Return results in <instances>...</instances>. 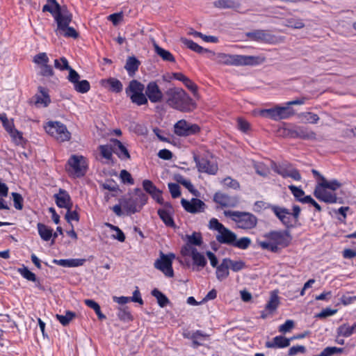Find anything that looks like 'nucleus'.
I'll use <instances>...</instances> for the list:
<instances>
[{
    "label": "nucleus",
    "instance_id": "20e7f679",
    "mask_svg": "<svg viewBox=\"0 0 356 356\" xmlns=\"http://www.w3.org/2000/svg\"><path fill=\"white\" fill-rule=\"evenodd\" d=\"M264 241L257 239V244L263 250L273 253L279 252L291 243L292 236L289 230H271L263 235Z\"/></svg>",
    "mask_w": 356,
    "mask_h": 356
},
{
    "label": "nucleus",
    "instance_id": "72a5a7b5",
    "mask_svg": "<svg viewBox=\"0 0 356 356\" xmlns=\"http://www.w3.org/2000/svg\"><path fill=\"white\" fill-rule=\"evenodd\" d=\"M38 234L40 238L44 241H48L53 236V229L43 223L38 222L37 225Z\"/></svg>",
    "mask_w": 356,
    "mask_h": 356
},
{
    "label": "nucleus",
    "instance_id": "79ce46f5",
    "mask_svg": "<svg viewBox=\"0 0 356 356\" xmlns=\"http://www.w3.org/2000/svg\"><path fill=\"white\" fill-rule=\"evenodd\" d=\"M98 149L101 156L106 160H111L113 158V153L114 150V145L112 147L108 145H100L98 147Z\"/></svg>",
    "mask_w": 356,
    "mask_h": 356
},
{
    "label": "nucleus",
    "instance_id": "393cba45",
    "mask_svg": "<svg viewBox=\"0 0 356 356\" xmlns=\"http://www.w3.org/2000/svg\"><path fill=\"white\" fill-rule=\"evenodd\" d=\"M111 142L114 145L113 153L115 154L121 161H127L131 159L128 149L123 143L116 138L111 139Z\"/></svg>",
    "mask_w": 356,
    "mask_h": 356
},
{
    "label": "nucleus",
    "instance_id": "37998d69",
    "mask_svg": "<svg viewBox=\"0 0 356 356\" xmlns=\"http://www.w3.org/2000/svg\"><path fill=\"white\" fill-rule=\"evenodd\" d=\"M134 195L136 197L134 198L135 199L138 204L140 206V207L142 209L143 206L145 205L147 202V195L145 193H144L140 188H138L134 189Z\"/></svg>",
    "mask_w": 356,
    "mask_h": 356
},
{
    "label": "nucleus",
    "instance_id": "bf43d9fd",
    "mask_svg": "<svg viewBox=\"0 0 356 356\" xmlns=\"http://www.w3.org/2000/svg\"><path fill=\"white\" fill-rule=\"evenodd\" d=\"M261 116L277 120L275 106L271 108L262 109L259 111Z\"/></svg>",
    "mask_w": 356,
    "mask_h": 356
},
{
    "label": "nucleus",
    "instance_id": "f257e3e1",
    "mask_svg": "<svg viewBox=\"0 0 356 356\" xmlns=\"http://www.w3.org/2000/svg\"><path fill=\"white\" fill-rule=\"evenodd\" d=\"M125 92L131 102L138 106L147 105L148 100L152 104L161 103L165 97V93L155 81H149L145 87L139 81L133 79L125 88Z\"/></svg>",
    "mask_w": 356,
    "mask_h": 356
},
{
    "label": "nucleus",
    "instance_id": "a211bd4d",
    "mask_svg": "<svg viewBox=\"0 0 356 356\" xmlns=\"http://www.w3.org/2000/svg\"><path fill=\"white\" fill-rule=\"evenodd\" d=\"M284 133L286 136L291 138L307 140L314 138L316 136V134L314 131H309L307 128L301 126L286 129Z\"/></svg>",
    "mask_w": 356,
    "mask_h": 356
},
{
    "label": "nucleus",
    "instance_id": "c756f323",
    "mask_svg": "<svg viewBox=\"0 0 356 356\" xmlns=\"http://www.w3.org/2000/svg\"><path fill=\"white\" fill-rule=\"evenodd\" d=\"M140 65V62L135 56H129L127 59L124 69L129 76H133L138 70Z\"/></svg>",
    "mask_w": 356,
    "mask_h": 356
},
{
    "label": "nucleus",
    "instance_id": "0e129e2a",
    "mask_svg": "<svg viewBox=\"0 0 356 356\" xmlns=\"http://www.w3.org/2000/svg\"><path fill=\"white\" fill-rule=\"evenodd\" d=\"M306 353V348L302 345L293 346L289 349L288 355L294 356L298 353L304 354Z\"/></svg>",
    "mask_w": 356,
    "mask_h": 356
},
{
    "label": "nucleus",
    "instance_id": "c03bdc74",
    "mask_svg": "<svg viewBox=\"0 0 356 356\" xmlns=\"http://www.w3.org/2000/svg\"><path fill=\"white\" fill-rule=\"evenodd\" d=\"M74 89L79 93H86L90 89V84L87 80L79 81L76 84L73 85Z\"/></svg>",
    "mask_w": 356,
    "mask_h": 356
},
{
    "label": "nucleus",
    "instance_id": "dca6fc26",
    "mask_svg": "<svg viewBox=\"0 0 356 356\" xmlns=\"http://www.w3.org/2000/svg\"><path fill=\"white\" fill-rule=\"evenodd\" d=\"M181 204L186 212L193 214L204 212L207 209L206 204L200 199L196 197H193L191 200L182 198L181 200Z\"/></svg>",
    "mask_w": 356,
    "mask_h": 356
},
{
    "label": "nucleus",
    "instance_id": "58836bf2",
    "mask_svg": "<svg viewBox=\"0 0 356 356\" xmlns=\"http://www.w3.org/2000/svg\"><path fill=\"white\" fill-rule=\"evenodd\" d=\"M152 295L157 300V302L161 307H165L169 303V299L167 296L157 289H154Z\"/></svg>",
    "mask_w": 356,
    "mask_h": 356
},
{
    "label": "nucleus",
    "instance_id": "2eb2a0df",
    "mask_svg": "<svg viewBox=\"0 0 356 356\" xmlns=\"http://www.w3.org/2000/svg\"><path fill=\"white\" fill-rule=\"evenodd\" d=\"M273 169L274 172L282 176L283 178L290 177L295 181H300L302 179V176L299 170L294 168L290 163L278 165H275Z\"/></svg>",
    "mask_w": 356,
    "mask_h": 356
},
{
    "label": "nucleus",
    "instance_id": "6e6552de",
    "mask_svg": "<svg viewBox=\"0 0 356 356\" xmlns=\"http://www.w3.org/2000/svg\"><path fill=\"white\" fill-rule=\"evenodd\" d=\"M88 165L85 156L72 154L69 158L65 169L67 173L74 177H82L87 172Z\"/></svg>",
    "mask_w": 356,
    "mask_h": 356
},
{
    "label": "nucleus",
    "instance_id": "ea45409f",
    "mask_svg": "<svg viewBox=\"0 0 356 356\" xmlns=\"http://www.w3.org/2000/svg\"><path fill=\"white\" fill-rule=\"evenodd\" d=\"M118 318L124 323H128L134 320L128 307H119L117 313Z\"/></svg>",
    "mask_w": 356,
    "mask_h": 356
},
{
    "label": "nucleus",
    "instance_id": "e433bc0d",
    "mask_svg": "<svg viewBox=\"0 0 356 356\" xmlns=\"http://www.w3.org/2000/svg\"><path fill=\"white\" fill-rule=\"evenodd\" d=\"M56 35H61L65 38H72L76 39L79 37V33L76 29L69 25L63 27L58 30H55Z\"/></svg>",
    "mask_w": 356,
    "mask_h": 356
},
{
    "label": "nucleus",
    "instance_id": "de8ad7c7",
    "mask_svg": "<svg viewBox=\"0 0 356 356\" xmlns=\"http://www.w3.org/2000/svg\"><path fill=\"white\" fill-rule=\"evenodd\" d=\"M251 244V240L250 238L244 236L237 240L236 238L234 243H233L234 247L241 250L248 249Z\"/></svg>",
    "mask_w": 356,
    "mask_h": 356
},
{
    "label": "nucleus",
    "instance_id": "6ab92c4d",
    "mask_svg": "<svg viewBox=\"0 0 356 356\" xmlns=\"http://www.w3.org/2000/svg\"><path fill=\"white\" fill-rule=\"evenodd\" d=\"M213 200L218 204V207H235L238 204V199L236 196H230L226 193L218 191L214 193Z\"/></svg>",
    "mask_w": 356,
    "mask_h": 356
},
{
    "label": "nucleus",
    "instance_id": "39448f33",
    "mask_svg": "<svg viewBox=\"0 0 356 356\" xmlns=\"http://www.w3.org/2000/svg\"><path fill=\"white\" fill-rule=\"evenodd\" d=\"M43 12H49L54 17L58 30L67 25H70L72 20V15L66 6H61L58 1H48L42 8Z\"/></svg>",
    "mask_w": 356,
    "mask_h": 356
},
{
    "label": "nucleus",
    "instance_id": "2f4dec72",
    "mask_svg": "<svg viewBox=\"0 0 356 356\" xmlns=\"http://www.w3.org/2000/svg\"><path fill=\"white\" fill-rule=\"evenodd\" d=\"M275 110L277 120L288 119L295 114L294 110L287 105L286 106H276Z\"/></svg>",
    "mask_w": 356,
    "mask_h": 356
},
{
    "label": "nucleus",
    "instance_id": "9d476101",
    "mask_svg": "<svg viewBox=\"0 0 356 356\" xmlns=\"http://www.w3.org/2000/svg\"><path fill=\"white\" fill-rule=\"evenodd\" d=\"M175 256L172 253L168 254L161 252L159 258H158L154 263V266L156 269L162 272L167 277H174V270L172 268V261Z\"/></svg>",
    "mask_w": 356,
    "mask_h": 356
},
{
    "label": "nucleus",
    "instance_id": "5701e85b",
    "mask_svg": "<svg viewBox=\"0 0 356 356\" xmlns=\"http://www.w3.org/2000/svg\"><path fill=\"white\" fill-rule=\"evenodd\" d=\"M56 205L59 208H64L67 210H71L72 202L68 192L64 189L60 188L57 194L54 195Z\"/></svg>",
    "mask_w": 356,
    "mask_h": 356
},
{
    "label": "nucleus",
    "instance_id": "cd10ccee",
    "mask_svg": "<svg viewBox=\"0 0 356 356\" xmlns=\"http://www.w3.org/2000/svg\"><path fill=\"white\" fill-rule=\"evenodd\" d=\"M290 341L291 339L279 335L275 337L272 341H266L265 346L268 348H284L290 345Z\"/></svg>",
    "mask_w": 356,
    "mask_h": 356
},
{
    "label": "nucleus",
    "instance_id": "412c9836",
    "mask_svg": "<svg viewBox=\"0 0 356 356\" xmlns=\"http://www.w3.org/2000/svg\"><path fill=\"white\" fill-rule=\"evenodd\" d=\"M270 209L286 228L289 229L294 227L291 219V213L289 212V209L277 205H271Z\"/></svg>",
    "mask_w": 356,
    "mask_h": 356
},
{
    "label": "nucleus",
    "instance_id": "49530a36",
    "mask_svg": "<svg viewBox=\"0 0 356 356\" xmlns=\"http://www.w3.org/2000/svg\"><path fill=\"white\" fill-rule=\"evenodd\" d=\"M105 225L108 227L110 229L115 231L116 234L112 235V237L115 239H117L120 242H124L125 241V235L124 232L117 226L113 225L109 222H106Z\"/></svg>",
    "mask_w": 356,
    "mask_h": 356
},
{
    "label": "nucleus",
    "instance_id": "a18cd8bd",
    "mask_svg": "<svg viewBox=\"0 0 356 356\" xmlns=\"http://www.w3.org/2000/svg\"><path fill=\"white\" fill-rule=\"evenodd\" d=\"M188 243L186 245L200 246L202 243V237L200 233L193 232L191 235L187 236Z\"/></svg>",
    "mask_w": 356,
    "mask_h": 356
},
{
    "label": "nucleus",
    "instance_id": "13d9d810",
    "mask_svg": "<svg viewBox=\"0 0 356 356\" xmlns=\"http://www.w3.org/2000/svg\"><path fill=\"white\" fill-rule=\"evenodd\" d=\"M222 184L227 187L234 190H238L240 188L239 182L234 179H232L231 177H227L222 179Z\"/></svg>",
    "mask_w": 356,
    "mask_h": 356
},
{
    "label": "nucleus",
    "instance_id": "7c9ffc66",
    "mask_svg": "<svg viewBox=\"0 0 356 356\" xmlns=\"http://www.w3.org/2000/svg\"><path fill=\"white\" fill-rule=\"evenodd\" d=\"M216 268V276L218 280L222 281L229 277V268L227 264L226 259L224 258Z\"/></svg>",
    "mask_w": 356,
    "mask_h": 356
},
{
    "label": "nucleus",
    "instance_id": "423d86ee",
    "mask_svg": "<svg viewBox=\"0 0 356 356\" xmlns=\"http://www.w3.org/2000/svg\"><path fill=\"white\" fill-rule=\"evenodd\" d=\"M218 57L220 62L227 65L243 66V65H259L266 60L265 57L260 56H245V55H230L219 54Z\"/></svg>",
    "mask_w": 356,
    "mask_h": 356
},
{
    "label": "nucleus",
    "instance_id": "09e8293b",
    "mask_svg": "<svg viewBox=\"0 0 356 356\" xmlns=\"http://www.w3.org/2000/svg\"><path fill=\"white\" fill-rule=\"evenodd\" d=\"M238 1H214V6L219 8H234L238 12H241L238 10Z\"/></svg>",
    "mask_w": 356,
    "mask_h": 356
},
{
    "label": "nucleus",
    "instance_id": "4d7b16f0",
    "mask_svg": "<svg viewBox=\"0 0 356 356\" xmlns=\"http://www.w3.org/2000/svg\"><path fill=\"white\" fill-rule=\"evenodd\" d=\"M280 301L279 298L277 295H272L269 301L267 302L266 305V309L270 311V312H273L278 307Z\"/></svg>",
    "mask_w": 356,
    "mask_h": 356
},
{
    "label": "nucleus",
    "instance_id": "c9c22d12",
    "mask_svg": "<svg viewBox=\"0 0 356 356\" xmlns=\"http://www.w3.org/2000/svg\"><path fill=\"white\" fill-rule=\"evenodd\" d=\"M181 41L186 47L196 53L204 54L205 52L209 51L208 49L200 46L197 43L195 42L192 40L182 38Z\"/></svg>",
    "mask_w": 356,
    "mask_h": 356
},
{
    "label": "nucleus",
    "instance_id": "7ed1b4c3",
    "mask_svg": "<svg viewBox=\"0 0 356 356\" xmlns=\"http://www.w3.org/2000/svg\"><path fill=\"white\" fill-rule=\"evenodd\" d=\"M312 172L317 180L314 195L320 201L329 204L336 203L337 197L334 191L341 187V184L337 179L327 180L315 169H312Z\"/></svg>",
    "mask_w": 356,
    "mask_h": 356
},
{
    "label": "nucleus",
    "instance_id": "4be33fe9",
    "mask_svg": "<svg viewBox=\"0 0 356 356\" xmlns=\"http://www.w3.org/2000/svg\"><path fill=\"white\" fill-rule=\"evenodd\" d=\"M36 107H47L51 103L49 89L43 86L38 87V92L33 97Z\"/></svg>",
    "mask_w": 356,
    "mask_h": 356
},
{
    "label": "nucleus",
    "instance_id": "a878e982",
    "mask_svg": "<svg viewBox=\"0 0 356 356\" xmlns=\"http://www.w3.org/2000/svg\"><path fill=\"white\" fill-rule=\"evenodd\" d=\"M210 335L204 332L202 330H197L192 333L184 334V337L189 339L192 341V346L194 348L202 345V341H205L209 339Z\"/></svg>",
    "mask_w": 356,
    "mask_h": 356
},
{
    "label": "nucleus",
    "instance_id": "864d4df0",
    "mask_svg": "<svg viewBox=\"0 0 356 356\" xmlns=\"http://www.w3.org/2000/svg\"><path fill=\"white\" fill-rule=\"evenodd\" d=\"M17 272L26 280L31 282L36 281V275L29 270L27 267L19 268Z\"/></svg>",
    "mask_w": 356,
    "mask_h": 356
},
{
    "label": "nucleus",
    "instance_id": "f704fd0d",
    "mask_svg": "<svg viewBox=\"0 0 356 356\" xmlns=\"http://www.w3.org/2000/svg\"><path fill=\"white\" fill-rule=\"evenodd\" d=\"M355 332H356V322L353 325L344 323L340 325L337 329L338 335L343 337H348Z\"/></svg>",
    "mask_w": 356,
    "mask_h": 356
},
{
    "label": "nucleus",
    "instance_id": "ddd939ff",
    "mask_svg": "<svg viewBox=\"0 0 356 356\" xmlns=\"http://www.w3.org/2000/svg\"><path fill=\"white\" fill-rule=\"evenodd\" d=\"M181 253L183 256H190L195 266L203 268L207 266V261L202 253L199 252L196 248L189 245L182 247Z\"/></svg>",
    "mask_w": 356,
    "mask_h": 356
},
{
    "label": "nucleus",
    "instance_id": "b1692460",
    "mask_svg": "<svg viewBox=\"0 0 356 356\" xmlns=\"http://www.w3.org/2000/svg\"><path fill=\"white\" fill-rule=\"evenodd\" d=\"M143 189L149 193L151 197L155 200L159 204H163V198L162 197V192L149 179H145L143 181Z\"/></svg>",
    "mask_w": 356,
    "mask_h": 356
},
{
    "label": "nucleus",
    "instance_id": "680f3d73",
    "mask_svg": "<svg viewBox=\"0 0 356 356\" xmlns=\"http://www.w3.org/2000/svg\"><path fill=\"white\" fill-rule=\"evenodd\" d=\"M237 127L243 133H248L250 130V124L245 119L238 118L237 119Z\"/></svg>",
    "mask_w": 356,
    "mask_h": 356
},
{
    "label": "nucleus",
    "instance_id": "f03ea898",
    "mask_svg": "<svg viewBox=\"0 0 356 356\" xmlns=\"http://www.w3.org/2000/svg\"><path fill=\"white\" fill-rule=\"evenodd\" d=\"M165 103L170 107L183 113H191L197 108V103L181 88L172 87L165 92Z\"/></svg>",
    "mask_w": 356,
    "mask_h": 356
},
{
    "label": "nucleus",
    "instance_id": "338daca9",
    "mask_svg": "<svg viewBox=\"0 0 356 356\" xmlns=\"http://www.w3.org/2000/svg\"><path fill=\"white\" fill-rule=\"evenodd\" d=\"M101 186L102 188L111 192H117L119 190L118 184L113 180H108L103 183Z\"/></svg>",
    "mask_w": 356,
    "mask_h": 356
},
{
    "label": "nucleus",
    "instance_id": "bb28decb",
    "mask_svg": "<svg viewBox=\"0 0 356 356\" xmlns=\"http://www.w3.org/2000/svg\"><path fill=\"white\" fill-rule=\"evenodd\" d=\"M236 234L225 227L222 229L216 236V240L221 244L233 245Z\"/></svg>",
    "mask_w": 356,
    "mask_h": 356
},
{
    "label": "nucleus",
    "instance_id": "4468645a",
    "mask_svg": "<svg viewBox=\"0 0 356 356\" xmlns=\"http://www.w3.org/2000/svg\"><path fill=\"white\" fill-rule=\"evenodd\" d=\"M193 160L199 172L211 175L217 174L218 166L216 163L211 162L207 158H200L197 154L193 155Z\"/></svg>",
    "mask_w": 356,
    "mask_h": 356
},
{
    "label": "nucleus",
    "instance_id": "603ef678",
    "mask_svg": "<svg viewBox=\"0 0 356 356\" xmlns=\"http://www.w3.org/2000/svg\"><path fill=\"white\" fill-rule=\"evenodd\" d=\"M343 348L337 347H326L321 353L314 356H332L334 354H340L343 353Z\"/></svg>",
    "mask_w": 356,
    "mask_h": 356
},
{
    "label": "nucleus",
    "instance_id": "c85d7f7f",
    "mask_svg": "<svg viewBox=\"0 0 356 356\" xmlns=\"http://www.w3.org/2000/svg\"><path fill=\"white\" fill-rule=\"evenodd\" d=\"M101 83L103 86L108 87L112 92L119 93L122 91L123 85L122 82L116 78L110 77L107 79H102Z\"/></svg>",
    "mask_w": 356,
    "mask_h": 356
},
{
    "label": "nucleus",
    "instance_id": "f8f14e48",
    "mask_svg": "<svg viewBox=\"0 0 356 356\" xmlns=\"http://www.w3.org/2000/svg\"><path fill=\"white\" fill-rule=\"evenodd\" d=\"M200 127L197 124H191L186 120H180L174 125V133L178 136H188L200 131Z\"/></svg>",
    "mask_w": 356,
    "mask_h": 356
},
{
    "label": "nucleus",
    "instance_id": "4c0bfd02",
    "mask_svg": "<svg viewBox=\"0 0 356 356\" xmlns=\"http://www.w3.org/2000/svg\"><path fill=\"white\" fill-rule=\"evenodd\" d=\"M76 317V313L70 310L65 312V315L56 314V318L63 326L69 325L70 321Z\"/></svg>",
    "mask_w": 356,
    "mask_h": 356
},
{
    "label": "nucleus",
    "instance_id": "6e6d98bb",
    "mask_svg": "<svg viewBox=\"0 0 356 356\" xmlns=\"http://www.w3.org/2000/svg\"><path fill=\"white\" fill-rule=\"evenodd\" d=\"M289 189L298 201L304 203L302 200L303 197H305V191L302 188L297 187L294 185H291L289 186Z\"/></svg>",
    "mask_w": 356,
    "mask_h": 356
},
{
    "label": "nucleus",
    "instance_id": "a19ab883",
    "mask_svg": "<svg viewBox=\"0 0 356 356\" xmlns=\"http://www.w3.org/2000/svg\"><path fill=\"white\" fill-rule=\"evenodd\" d=\"M229 268L233 272H238L245 268V263L242 260H232L230 258H225Z\"/></svg>",
    "mask_w": 356,
    "mask_h": 356
},
{
    "label": "nucleus",
    "instance_id": "aec40b11",
    "mask_svg": "<svg viewBox=\"0 0 356 356\" xmlns=\"http://www.w3.org/2000/svg\"><path fill=\"white\" fill-rule=\"evenodd\" d=\"M247 37L252 41L273 44L277 42L275 35H272L268 31L254 30L246 33Z\"/></svg>",
    "mask_w": 356,
    "mask_h": 356
},
{
    "label": "nucleus",
    "instance_id": "9b49d317",
    "mask_svg": "<svg viewBox=\"0 0 356 356\" xmlns=\"http://www.w3.org/2000/svg\"><path fill=\"white\" fill-rule=\"evenodd\" d=\"M33 62L40 67L39 74L44 77H51L54 75L53 67L49 64V58L45 52H40L35 55Z\"/></svg>",
    "mask_w": 356,
    "mask_h": 356
},
{
    "label": "nucleus",
    "instance_id": "0eeeda50",
    "mask_svg": "<svg viewBox=\"0 0 356 356\" xmlns=\"http://www.w3.org/2000/svg\"><path fill=\"white\" fill-rule=\"evenodd\" d=\"M224 214L229 217L236 225L238 228L242 229H252L257 225L258 219L252 213L238 211H225Z\"/></svg>",
    "mask_w": 356,
    "mask_h": 356
},
{
    "label": "nucleus",
    "instance_id": "69168bd1",
    "mask_svg": "<svg viewBox=\"0 0 356 356\" xmlns=\"http://www.w3.org/2000/svg\"><path fill=\"white\" fill-rule=\"evenodd\" d=\"M68 71L69 74L67 76V80L73 85L76 84V83H77L80 79L79 74L71 67H70V69H68Z\"/></svg>",
    "mask_w": 356,
    "mask_h": 356
},
{
    "label": "nucleus",
    "instance_id": "052dcab7",
    "mask_svg": "<svg viewBox=\"0 0 356 356\" xmlns=\"http://www.w3.org/2000/svg\"><path fill=\"white\" fill-rule=\"evenodd\" d=\"M254 168L256 173L262 177H267L269 173V169L262 163H255Z\"/></svg>",
    "mask_w": 356,
    "mask_h": 356
},
{
    "label": "nucleus",
    "instance_id": "e2e57ef3",
    "mask_svg": "<svg viewBox=\"0 0 356 356\" xmlns=\"http://www.w3.org/2000/svg\"><path fill=\"white\" fill-rule=\"evenodd\" d=\"M12 196L13 197L14 207L17 210H22L24 206V200L22 196L17 193H13Z\"/></svg>",
    "mask_w": 356,
    "mask_h": 356
},
{
    "label": "nucleus",
    "instance_id": "774afa93",
    "mask_svg": "<svg viewBox=\"0 0 356 356\" xmlns=\"http://www.w3.org/2000/svg\"><path fill=\"white\" fill-rule=\"evenodd\" d=\"M168 188L173 198H177L181 195L180 187L177 184H168Z\"/></svg>",
    "mask_w": 356,
    "mask_h": 356
},
{
    "label": "nucleus",
    "instance_id": "1a4fd4ad",
    "mask_svg": "<svg viewBox=\"0 0 356 356\" xmlns=\"http://www.w3.org/2000/svg\"><path fill=\"white\" fill-rule=\"evenodd\" d=\"M46 132L59 142L68 141L71 138V133L67 127L58 121L48 122L44 127Z\"/></svg>",
    "mask_w": 356,
    "mask_h": 356
},
{
    "label": "nucleus",
    "instance_id": "8fccbe9b",
    "mask_svg": "<svg viewBox=\"0 0 356 356\" xmlns=\"http://www.w3.org/2000/svg\"><path fill=\"white\" fill-rule=\"evenodd\" d=\"M156 51L158 55H159L163 60L169 61V62H175V59L174 56L168 50H165L161 47L158 46L156 47Z\"/></svg>",
    "mask_w": 356,
    "mask_h": 356
},
{
    "label": "nucleus",
    "instance_id": "5fc2aeb1",
    "mask_svg": "<svg viewBox=\"0 0 356 356\" xmlns=\"http://www.w3.org/2000/svg\"><path fill=\"white\" fill-rule=\"evenodd\" d=\"M54 67L60 71H63L68 70L70 66L69 65V62L67 59L65 57L63 56L59 59L54 60Z\"/></svg>",
    "mask_w": 356,
    "mask_h": 356
},
{
    "label": "nucleus",
    "instance_id": "f3484780",
    "mask_svg": "<svg viewBox=\"0 0 356 356\" xmlns=\"http://www.w3.org/2000/svg\"><path fill=\"white\" fill-rule=\"evenodd\" d=\"M163 208L159 209L158 216L166 227L175 228L176 225L173 219L174 208L170 202H163Z\"/></svg>",
    "mask_w": 356,
    "mask_h": 356
},
{
    "label": "nucleus",
    "instance_id": "3c124183",
    "mask_svg": "<svg viewBox=\"0 0 356 356\" xmlns=\"http://www.w3.org/2000/svg\"><path fill=\"white\" fill-rule=\"evenodd\" d=\"M177 181L179 184H181L186 188H187L190 193L195 195H197V191L195 188L194 186L192 184L189 179H186L184 177L179 176Z\"/></svg>",
    "mask_w": 356,
    "mask_h": 356
},
{
    "label": "nucleus",
    "instance_id": "473e14b6",
    "mask_svg": "<svg viewBox=\"0 0 356 356\" xmlns=\"http://www.w3.org/2000/svg\"><path fill=\"white\" fill-rule=\"evenodd\" d=\"M122 205L127 212L130 214L138 212L142 209L134 197L123 200Z\"/></svg>",
    "mask_w": 356,
    "mask_h": 356
}]
</instances>
